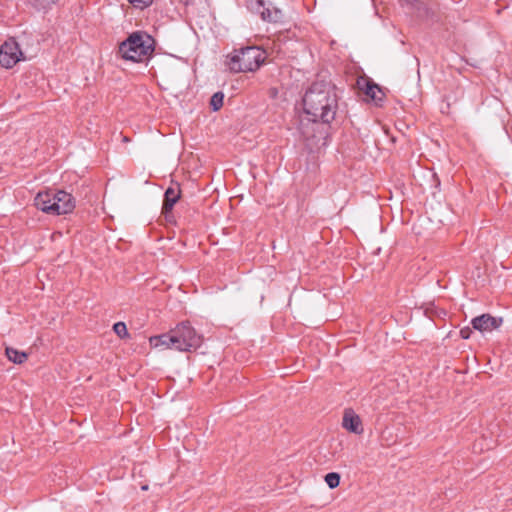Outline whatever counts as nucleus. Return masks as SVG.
<instances>
[{
	"instance_id": "obj_1",
	"label": "nucleus",
	"mask_w": 512,
	"mask_h": 512,
	"mask_svg": "<svg viewBox=\"0 0 512 512\" xmlns=\"http://www.w3.org/2000/svg\"><path fill=\"white\" fill-rule=\"evenodd\" d=\"M338 100L334 85L325 80L314 81L302 98L303 110L312 118L332 123L336 119Z\"/></svg>"
},
{
	"instance_id": "obj_2",
	"label": "nucleus",
	"mask_w": 512,
	"mask_h": 512,
	"mask_svg": "<svg viewBox=\"0 0 512 512\" xmlns=\"http://www.w3.org/2000/svg\"><path fill=\"white\" fill-rule=\"evenodd\" d=\"M156 40L145 31H134L120 42L117 54L126 61L135 63L149 60L155 51Z\"/></svg>"
},
{
	"instance_id": "obj_3",
	"label": "nucleus",
	"mask_w": 512,
	"mask_h": 512,
	"mask_svg": "<svg viewBox=\"0 0 512 512\" xmlns=\"http://www.w3.org/2000/svg\"><path fill=\"white\" fill-rule=\"evenodd\" d=\"M75 198L72 194L58 189L39 191L34 198V206L46 214L63 215L73 212Z\"/></svg>"
},
{
	"instance_id": "obj_4",
	"label": "nucleus",
	"mask_w": 512,
	"mask_h": 512,
	"mask_svg": "<svg viewBox=\"0 0 512 512\" xmlns=\"http://www.w3.org/2000/svg\"><path fill=\"white\" fill-rule=\"evenodd\" d=\"M330 129L331 123H325L319 118H311L307 122L301 120L299 125V131L310 151L327 146Z\"/></svg>"
},
{
	"instance_id": "obj_5",
	"label": "nucleus",
	"mask_w": 512,
	"mask_h": 512,
	"mask_svg": "<svg viewBox=\"0 0 512 512\" xmlns=\"http://www.w3.org/2000/svg\"><path fill=\"white\" fill-rule=\"evenodd\" d=\"M264 52L257 46L235 49L230 56L228 66L233 72H253L264 63Z\"/></svg>"
},
{
	"instance_id": "obj_6",
	"label": "nucleus",
	"mask_w": 512,
	"mask_h": 512,
	"mask_svg": "<svg viewBox=\"0 0 512 512\" xmlns=\"http://www.w3.org/2000/svg\"><path fill=\"white\" fill-rule=\"evenodd\" d=\"M173 333L176 336V350L178 351H196L202 345V335L196 332L189 321L177 324L173 329Z\"/></svg>"
},
{
	"instance_id": "obj_7",
	"label": "nucleus",
	"mask_w": 512,
	"mask_h": 512,
	"mask_svg": "<svg viewBox=\"0 0 512 512\" xmlns=\"http://www.w3.org/2000/svg\"><path fill=\"white\" fill-rule=\"evenodd\" d=\"M250 9L258 14L262 20L270 23H279L283 21L282 10L275 7L270 1L251 0Z\"/></svg>"
},
{
	"instance_id": "obj_8",
	"label": "nucleus",
	"mask_w": 512,
	"mask_h": 512,
	"mask_svg": "<svg viewBox=\"0 0 512 512\" xmlns=\"http://www.w3.org/2000/svg\"><path fill=\"white\" fill-rule=\"evenodd\" d=\"M23 57L18 43L16 41H5L0 47V65L4 68H12Z\"/></svg>"
},
{
	"instance_id": "obj_9",
	"label": "nucleus",
	"mask_w": 512,
	"mask_h": 512,
	"mask_svg": "<svg viewBox=\"0 0 512 512\" xmlns=\"http://www.w3.org/2000/svg\"><path fill=\"white\" fill-rule=\"evenodd\" d=\"M502 323V317H495L488 313L477 316L471 320L472 329L478 330L480 332H490L499 328Z\"/></svg>"
},
{
	"instance_id": "obj_10",
	"label": "nucleus",
	"mask_w": 512,
	"mask_h": 512,
	"mask_svg": "<svg viewBox=\"0 0 512 512\" xmlns=\"http://www.w3.org/2000/svg\"><path fill=\"white\" fill-rule=\"evenodd\" d=\"M342 426L347 431L354 434H361L363 432L361 419L352 409L345 410Z\"/></svg>"
},
{
	"instance_id": "obj_11",
	"label": "nucleus",
	"mask_w": 512,
	"mask_h": 512,
	"mask_svg": "<svg viewBox=\"0 0 512 512\" xmlns=\"http://www.w3.org/2000/svg\"><path fill=\"white\" fill-rule=\"evenodd\" d=\"M181 198V188L178 183L170 185L164 192L162 209L170 212Z\"/></svg>"
},
{
	"instance_id": "obj_12",
	"label": "nucleus",
	"mask_w": 512,
	"mask_h": 512,
	"mask_svg": "<svg viewBox=\"0 0 512 512\" xmlns=\"http://www.w3.org/2000/svg\"><path fill=\"white\" fill-rule=\"evenodd\" d=\"M150 345L154 348L163 346L166 349H175L176 350V336H174L173 329H171L168 333H163L160 335L151 336L149 339Z\"/></svg>"
},
{
	"instance_id": "obj_13",
	"label": "nucleus",
	"mask_w": 512,
	"mask_h": 512,
	"mask_svg": "<svg viewBox=\"0 0 512 512\" xmlns=\"http://www.w3.org/2000/svg\"><path fill=\"white\" fill-rule=\"evenodd\" d=\"M357 86L358 89L367 97L368 100L373 98L375 90L381 92V86L375 83L371 78L366 76L360 77L357 80Z\"/></svg>"
},
{
	"instance_id": "obj_14",
	"label": "nucleus",
	"mask_w": 512,
	"mask_h": 512,
	"mask_svg": "<svg viewBox=\"0 0 512 512\" xmlns=\"http://www.w3.org/2000/svg\"><path fill=\"white\" fill-rule=\"evenodd\" d=\"M58 2V0H26V4L36 12L46 14Z\"/></svg>"
},
{
	"instance_id": "obj_15",
	"label": "nucleus",
	"mask_w": 512,
	"mask_h": 512,
	"mask_svg": "<svg viewBox=\"0 0 512 512\" xmlns=\"http://www.w3.org/2000/svg\"><path fill=\"white\" fill-rule=\"evenodd\" d=\"M5 354L7 358L15 364H22L28 359L26 352L19 351L13 347H6Z\"/></svg>"
},
{
	"instance_id": "obj_16",
	"label": "nucleus",
	"mask_w": 512,
	"mask_h": 512,
	"mask_svg": "<svg viewBox=\"0 0 512 512\" xmlns=\"http://www.w3.org/2000/svg\"><path fill=\"white\" fill-rule=\"evenodd\" d=\"M224 93L222 91L215 92L209 101V107L212 111H219L224 104Z\"/></svg>"
},
{
	"instance_id": "obj_17",
	"label": "nucleus",
	"mask_w": 512,
	"mask_h": 512,
	"mask_svg": "<svg viewBox=\"0 0 512 512\" xmlns=\"http://www.w3.org/2000/svg\"><path fill=\"white\" fill-rule=\"evenodd\" d=\"M113 331L114 333L120 338V339H129L130 334L128 332L127 326L124 322L119 321L116 322L113 325Z\"/></svg>"
},
{
	"instance_id": "obj_18",
	"label": "nucleus",
	"mask_w": 512,
	"mask_h": 512,
	"mask_svg": "<svg viewBox=\"0 0 512 512\" xmlns=\"http://www.w3.org/2000/svg\"><path fill=\"white\" fill-rule=\"evenodd\" d=\"M341 476L337 472H329L324 476V480L330 489H335L340 484Z\"/></svg>"
},
{
	"instance_id": "obj_19",
	"label": "nucleus",
	"mask_w": 512,
	"mask_h": 512,
	"mask_svg": "<svg viewBox=\"0 0 512 512\" xmlns=\"http://www.w3.org/2000/svg\"><path fill=\"white\" fill-rule=\"evenodd\" d=\"M384 99H385V93L383 91V88L381 87V92H378L377 90H375V94H374L373 98L370 99V101H372L376 106L382 107Z\"/></svg>"
},
{
	"instance_id": "obj_20",
	"label": "nucleus",
	"mask_w": 512,
	"mask_h": 512,
	"mask_svg": "<svg viewBox=\"0 0 512 512\" xmlns=\"http://www.w3.org/2000/svg\"><path fill=\"white\" fill-rule=\"evenodd\" d=\"M130 4H132L135 8H138V9H145L147 7H149L153 0H127Z\"/></svg>"
},
{
	"instance_id": "obj_21",
	"label": "nucleus",
	"mask_w": 512,
	"mask_h": 512,
	"mask_svg": "<svg viewBox=\"0 0 512 512\" xmlns=\"http://www.w3.org/2000/svg\"><path fill=\"white\" fill-rule=\"evenodd\" d=\"M161 214L164 216L166 222L170 223V224H175L176 223V220H175V216L173 214V210L170 211V212H167L166 210H161Z\"/></svg>"
},
{
	"instance_id": "obj_22",
	"label": "nucleus",
	"mask_w": 512,
	"mask_h": 512,
	"mask_svg": "<svg viewBox=\"0 0 512 512\" xmlns=\"http://www.w3.org/2000/svg\"><path fill=\"white\" fill-rule=\"evenodd\" d=\"M459 333L462 339H469L473 334V330L470 327H464Z\"/></svg>"
},
{
	"instance_id": "obj_23",
	"label": "nucleus",
	"mask_w": 512,
	"mask_h": 512,
	"mask_svg": "<svg viewBox=\"0 0 512 512\" xmlns=\"http://www.w3.org/2000/svg\"><path fill=\"white\" fill-rule=\"evenodd\" d=\"M268 94H269V96H270L271 98H276V97H277V95H278V89H277V88H275V87H271V88H269V90H268Z\"/></svg>"
},
{
	"instance_id": "obj_24",
	"label": "nucleus",
	"mask_w": 512,
	"mask_h": 512,
	"mask_svg": "<svg viewBox=\"0 0 512 512\" xmlns=\"http://www.w3.org/2000/svg\"><path fill=\"white\" fill-rule=\"evenodd\" d=\"M179 2L185 6H189V5L193 4V0H179Z\"/></svg>"
},
{
	"instance_id": "obj_25",
	"label": "nucleus",
	"mask_w": 512,
	"mask_h": 512,
	"mask_svg": "<svg viewBox=\"0 0 512 512\" xmlns=\"http://www.w3.org/2000/svg\"><path fill=\"white\" fill-rule=\"evenodd\" d=\"M418 1L419 0H399V2H401V3H406V4H411V5Z\"/></svg>"
},
{
	"instance_id": "obj_26",
	"label": "nucleus",
	"mask_w": 512,
	"mask_h": 512,
	"mask_svg": "<svg viewBox=\"0 0 512 512\" xmlns=\"http://www.w3.org/2000/svg\"><path fill=\"white\" fill-rule=\"evenodd\" d=\"M433 178L436 180L437 185H439L440 184V180H439V178L437 177V175L435 173L433 174Z\"/></svg>"
}]
</instances>
